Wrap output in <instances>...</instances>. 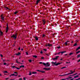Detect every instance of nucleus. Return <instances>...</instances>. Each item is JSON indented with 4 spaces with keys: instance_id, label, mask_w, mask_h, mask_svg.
I'll list each match as a JSON object with an SVG mask.
<instances>
[{
    "instance_id": "f257e3e1",
    "label": "nucleus",
    "mask_w": 80,
    "mask_h": 80,
    "mask_svg": "<svg viewBox=\"0 0 80 80\" xmlns=\"http://www.w3.org/2000/svg\"><path fill=\"white\" fill-rule=\"evenodd\" d=\"M39 63H40V64H42L43 63V64L44 65V66H45V67H49V66H50V64H49V62H48L46 63L44 62H43V63H42V62H40Z\"/></svg>"
},
{
    "instance_id": "f03ea898",
    "label": "nucleus",
    "mask_w": 80,
    "mask_h": 80,
    "mask_svg": "<svg viewBox=\"0 0 80 80\" xmlns=\"http://www.w3.org/2000/svg\"><path fill=\"white\" fill-rule=\"evenodd\" d=\"M7 27L6 28V33H7L8 32V23L7 24Z\"/></svg>"
},
{
    "instance_id": "7ed1b4c3",
    "label": "nucleus",
    "mask_w": 80,
    "mask_h": 80,
    "mask_svg": "<svg viewBox=\"0 0 80 80\" xmlns=\"http://www.w3.org/2000/svg\"><path fill=\"white\" fill-rule=\"evenodd\" d=\"M17 34L15 35V34H13L12 36H11V37H12L14 38V39H16L17 38Z\"/></svg>"
},
{
    "instance_id": "20e7f679",
    "label": "nucleus",
    "mask_w": 80,
    "mask_h": 80,
    "mask_svg": "<svg viewBox=\"0 0 80 80\" xmlns=\"http://www.w3.org/2000/svg\"><path fill=\"white\" fill-rule=\"evenodd\" d=\"M59 57V56H56V58H52V60H57L58 59V58Z\"/></svg>"
},
{
    "instance_id": "39448f33",
    "label": "nucleus",
    "mask_w": 80,
    "mask_h": 80,
    "mask_svg": "<svg viewBox=\"0 0 80 80\" xmlns=\"http://www.w3.org/2000/svg\"><path fill=\"white\" fill-rule=\"evenodd\" d=\"M66 52V51H64V52H59L58 53V55H59L60 53H61V54H63V53H65Z\"/></svg>"
},
{
    "instance_id": "423d86ee",
    "label": "nucleus",
    "mask_w": 80,
    "mask_h": 80,
    "mask_svg": "<svg viewBox=\"0 0 80 80\" xmlns=\"http://www.w3.org/2000/svg\"><path fill=\"white\" fill-rule=\"evenodd\" d=\"M15 55H17V56H19V55H20V52H18V53H15Z\"/></svg>"
},
{
    "instance_id": "0eeeda50",
    "label": "nucleus",
    "mask_w": 80,
    "mask_h": 80,
    "mask_svg": "<svg viewBox=\"0 0 80 80\" xmlns=\"http://www.w3.org/2000/svg\"><path fill=\"white\" fill-rule=\"evenodd\" d=\"M11 76H15L17 77V75H15V74H11V75H10V77H11Z\"/></svg>"
},
{
    "instance_id": "6e6552de",
    "label": "nucleus",
    "mask_w": 80,
    "mask_h": 80,
    "mask_svg": "<svg viewBox=\"0 0 80 80\" xmlns=\"http://www.w3.org/2000/svg\"><path fill=\"white\" fill-rule=\"evenodd\" d=\"M1 18L2 20H3V21H4V17H3L2 15L1 16Z\"/></svg>"
},
{
    "instance_id": "1a4fd4ad",
    "label": "nucleus",
    "mask_w": 80,
    "mask_h": 80,
    "mask_svg": "<svg viewBox=\"0 0 80 80\" xmlns=\"http://www.w3.org/2000/svg\"><path fill=\"white\" fill-rule=\"evenodd\" d=\"M41 0H37L36 2V4H37L39 3V2Z\"/></svg>"
},
{
    "instance_id": "9d476101",
    "label": "nucleus",
    "mask_w": 80,
    "mask_h": 80,
    "mask_svg": "<svg viewBox=\"0 0 80 80\" xmlns=\"http://www.w3.org/2000/svg\"><path fill=\"white\" fill-rule=\"evenodd\" d=\"M61 63H57L56 64H54V65H55L56 66H57V65H60V64H61Z\"/></svg>"
},
{
    "instance_id": "9b49d317",
    "label": "nucleus",
    "mask_w": 80,
    "mask_h": 80,
    "mask_svg": "<svg viewBox=\"0 0 80 80\" xmlns=\"http://www.w3.org/2000/svg\"><path fill=\"white\" fill-rule=\"evenodd\" d=\"M51 46H52V44H49V43L48 44V47H50Z\"/></svg>"
},
{
    "instance_id": "f8f14e48",
    "label": "nucleus",
    "mask_w": 80,
    "mask_h": 80,
    "mask_svg": "<svg viewBox=\"0 0 80 80\" xmlns=\"http://www.w3.org/2000/svg\"><path fill=\"white\" fill-rule=\"evenodd\" d=\"M25 67V66L22 65L20 66V68H24Z\"/></svg>"
},
{
    "instance_id": "ddd939ff",
    "label": "nucleus",
    "mask_w": 80,
    "mask_h": 80,
    "mask_svg": "<svg viewBox=\"0 0 80 80\" xmlns=\"http://www.w3.org/2000/svg\"><path fill=\"white\" fill-rule=\"evenodd\" d=\"M32 57L34 58H37V56L36 55L32 56Z\"/></svg>"
},
{
    "instance_id": "4468645a",
    "label": "nucleus",
    "mask_w": 80,
    "mask_h": 80,
    "mask_svg": "<svg viewBox=\"0 0 80 80\" xmlns=\"http://www.w3.org/2000/svg\"><path fill=\"white\" fill-rule=\"evenodd\" d=\"M79 49H80V47H78L76 49V51H77V50H79Z\"/></svg>"
},
{
    "instance_id": "2eb2a0df",
    "label": "nucleus",
    "mask_w": 80,
    "mask_h": 80,
    "mask_svg": "<svg viewBox=\"0 0 80 80\" xmlns=\"http://www.w3.org/2000/svg\"><path fill=\"white\" fill-rule=\"evenodd\" d=\"M32 74H36V73H37V72H32Z\"/></svg>"
},
{
    "instance_id": "dca6fc26",
    "label": "nucleus",
    "mask_w": 80,
    "mask_h": 80,
    "mask_svg": "<svg viewBox=\"0 0 80 80\" xmlns=\"http://www.w3.org/2000/svg\"><path fill=\"white\" fill-rule=\"evenodd\" d=\"M77 77H78V76L77 75L76 76H74V78H76Z\"/></svg>"
},
{
    "instance_id": "f3484780",
    "label": "nucleus",
    "mask_w": 80,
    "mask_h": 80,
    "mask_svg": "<svg viewBox=\"0 0 80 80\" xmlns=\"http://www.w3.org/2000/svg\"><path fill=\"white\" fill-rule=\"evenodd\" d=\"M0 33H1V35H2V34L3 33V32L0 30Z\"/></svg>"
},
{
    "instance_id": "a211bd4d",
    "label": "nucleus",
    "mask_w": 80,
    "mask_h": 80,
    "mask_svg": "<svg viewBox=\"0 0 80 80\" xmlns=\"http://www.w3.org/2000/svg\"><path fill=\"white\" fill-rule=\"evenodd\" d=\"M35 38H36V40H38V38L37 37H36Z\"/></svg>"
},
{
    "instance_id": "6ab92c4d",
    "label": "nucleus",
    "mask_w": 80,
    "mask_h": 80,
    "mask_svg": "<svg viewBox=\"0 0 80 80\" xmlns=\"http://www.w3.org/2000/svg\"><path fill=\"white\" fill-rule=\"evenodd\" d=\"M65 45H67V41H66L65 42Z\"/></svg>"
},
{
    "instance_id": "aec40b11",
    "label": "nucleus",
    "mask_w": 80,
    "mask_h": 80,
    "mask_svg": "<svg viewBox=\"0 0 80 80\" xmlns=\"http://www.w3.org/2000/svg\"><path fill=\"white\" fill-rule=\"evenodd\" d=\"M16 68V67L15 66H13L12 67V68Z\"/></svg>"
},
{
    "instance_id": "412c9836",
    "label": "nucleus",
    "mask_w": 80,
    "mask_h": 80,
    "mask_svg": "<svg viewBox=\"0 0 80 80\" xmlns=\"http://www.w3.org/2000/svg\"><path fill=\"white\" fill-rule=\"evenodd\" d=\"M18 13V12L16 11L15 12H14V14H15V15H16V14H17Z\"/></svg>"
},
{
    "instance_id": "4be33fe9",
    "label": "nucleus",
    "mask_w": 80,
    "mask_h": 80,
    "mask_svg": "<svg viewBox=\"0 0 80 80\" xmlns=\"http://www.w3.org/2000/svg\"><path fill=\"white\" fill-rule=\"evenodd\" d=\"M6 10H10V9L8 8V7L5 8Z\"/></svg>"
},
{
    "instance_id": "5701e85b",
    "label": "nucleus",
    "mask_w": 80,
    "mask_h": 80,
    "mask_svg": "<svg viewBox=\"0 0 80 80\" xmlns=\"http://www.w3.org/2000/svg\"><path fill=\"white\" fill-rule=\"evenodd\" d=\"M40 72H42V73H45V71H40Z\"/></svg>"
},
{
    "instance_id": "b1692460",
    "label": "nucleus",
    "mask_w": 80,
    "mask_h": 80,
    "mask_svg": "<svg viewBox=\"0 0 80 80\" xmlns=\"http://www.w3.org/2000/svg\"><path fill=\"white\" fill-rule=\"evenodd\" d=\"M77 45V43H75L74 45L73 46H76Z\"/></svg>"
},
{
    "instance_id": "393cba45",
    "label": "nucleus",
    "mask_w": 80,
    "mask_h": 80,
    "mask_svg": "<svg viewBox=\"0 0 80 80\" xmlns=\"http://www.w3.org/2000/svg\"><path fill=\"white\" fill-rule=\"evenodd\" d=\"M28 61L29 62H32V60H29Z\"/></svg>"
},
{
    "instance_id": "a878e982",
    "label": "nucleus",
    "mask_w": 80,
    "mask_h": 80,
    "mask_svg": "<svg viewBox=\"0 0 80 80\" xmlns=\"http://www.w3.org/2000/svg\"><path fill=\"white\" fill-rule=\"evenodd\" d=\"M67 68L66 67H62V68H61V69H63V68Z\"/></svg>"
},
{
    "instance_id": "bb28decb",
    "label": "nucleus",
    "mask_w": 80,
    "mask_h": 80,
    "mask_svg": "<svg viewBox=\"0 0 80 80\" xmlns=\"http://www.w3.org/2000/svg\"><path fill=\"white\" fill-rule=\"evenodd\" d=\"M78 58H79L80 57V54H78L77 56Z\"/></svg>"
},
{
    "instance_id": "cd10ccee",
    "label": "nucleus",
    "mask_w": 80,
    "mask_h": 80,
    "mask_svg": "<svg viewBox=\"0 0 80 80\" xmlns=\"http://www.w3.org/2000/svg\"><path fill=\"white\" fill-rule=\"evenodd\" d=\"M29 75H32V73H31V72L30 71L29 72Z\"/></svg>"
},
{
    "instance_id": "c85d7f7f",
    "label": "nucleus",
    "mask_w": 80,
    "mask_h": 80,
    "mask_svg": "<svg viewBox=\"0 0 80 80\" xmlns=\"http://www.w3.org/2000/svg\"><path fill=\"white\" fill-rule=\"evenodd\" d=\"M51 69L50 68H46V70H50Z\"/></svg>"
},
{
    "instance_id": "c756f323",
    "label": "nucleus",
    "mask_w": 80,
    "mask_h": 80,
    "mask_svg": "<svg viewBox=\"0 0 80 80\" xmlns=\"http://www.w3.org/2000/svg\"><path fill=\"white\" fill-rule=\"evenodd\" d=\"M80 51H79L78 52H76V53L78 54V53H80Z\"/></svg>"
},
{
    "instance_id": "7c9ffc66",
    "label": "nucleus",
    "mask_w": 80,
    "mask_h": 80,
    "mask_svg": "<svg viewBox=\"0 0 80 80\" xmlns=\"http://www.w3.org/2000/svg\"><path fill=\"white\" fill-rule=\"evenodd\" d=\"M70 74H72V72H71V73H68V75H70Z\"/></svg>"
},
{
    "instance_id": "2f4dec72",
    "label": "nucleus",
    "mask_w": 80,
    "mask_h": 80,
    "mask_svg": "<svg viewBox=\"0 0 80 80\" xmlns=\"http://www.w3.org/2000/svg\"><path fill=\"white\" fill-rule=\"evenodd\" d=\"M46 55H47L48 56H49L50 55V54L49 53H48V54H46Z\"/></svg>"
},
{
    "instance_id": "473e14b6",
    "label": "nucleus",
    "mask_w": 80,
    "mask_h": 80,
    "mask_svg": "<svg viewBox=\"0 0 80 80\" xmlns=\"http://www.w3.org/2000/svg\"><path fill=\"white\" fill-rule=\"evenodd\" d=\"M26 55H28V53L27 52H26Z\"/></svg>"
},
{
    "instance_id": "72a5a7b5",
    "label": "nucleus",
    "mask_w": 80,
    "mask_h": 80,
    "mask_svg": "<svg viewBox=\"0 0 80 80\" xmlns=\"http://www.w3.org/2000/svg\"><path fill=\"white\" fill-rule=\"evenodd\" d=\"M16 69H18V70L20 69V68H18L16 67Z\"/></svg>"
},
{
    "instance_id": "f704fd0d",
    "label": "nucleus",
    "mask_w": 80,
    "mask_h": 80,
    "mask_svg": "<svg viewBox=\"0 0 80 80\" xmlns=\"http://www.w3.org/2000/svg\"><path fill=\"white\" fill-rule=\"evenodd\" d=\"M77 73H76L75 74H74L72 75V76H74V75H77Z\"/></svg>"
},
{
    "instance_id": "c9c22d12",
    "label": "nucleus",
    "mask_w": 80,
    "mask_h": 80,
    "mask_svg": "<svg viewBox=\"0 0 80 80\" xmlns=\"http://www.w3.org/2000/svg\"><path fill=\"white\" fill-rule=\"evenodd\" d=\"M16 62L17 63H20V62H18L17 61V60H16Z\"/></svg>"
},
{
    "instance_id": "e433bc0d",
    "label": "nucleus",
    "mask_w": 80,
    "mask_h": 80,
    "mask_svg": "<svg viewBox=\"0 0 80 80\" xmlns=\"http://www.w3.org/2000/svg\"><path fill=\"white\" fill-rule=\"evenodd\" d=\"M60 48H61V47H57V48H58V49Z\"/></svg>"
},
{
    "instance_id": "4c0bfd02",
    "label": "nucleus",
    "mask_w": 80,
    "mask_h": 80,
    "mask_svg": "<svg viewBox=\"0 0 80 80\" xmlns=\"http://www.w3.org/2000/svg\"><path fill=\"white\" fill-rule=\"evenodd\" d=\"M72 54H73V53H71L69 54V55H72Z\"/></svg>"
},
{
    "instance_id": "58836bf2",
    "label": "nucleus",
    "mask_w": 80,
    "mask_h": 80,
    "mask_svg": "<svg viewBox=\"0 0 80 80\" xmlns=\"http://www.w3.org/2000/svg\"><path fill=\"white\" fill-rule=\"evenodd\" d=\"M7 65V63H4V65Z\"/></svg>"
},
{
    "instance_id": "ea45409f",
    "label": "nucleus",
    "mask_w": 80,
    "mask_h": 80,
    "mask_svg": "<svg viewBox=\"0 0 80 80\" xmlns=\"http://www.w3.org/2000/svg\"><path fill=\"white\" fill-rule=\"evenodd\" d=\"M4 73H8V72H7V71H4Z\"/></svg>"
},
{
    "instance_id": "a19ab883",
    "label": "nucleus",
    "mask_w": 80,
    "mask_h": 80,
    "mask_svg": "<svg viewBox=\"0 0 80 80\" xmlns=\"http://www.w3.org/2000/svg\"><path fill=\"white\" fill-rule=\"evenodd\" d=\"M14 73H16L17 75V74H18V73H17V72H14Z\"/></svg>"
},
{
    "instance_id": "79ce46f5",
    "label": "nucleus",
    "mask_w": 80,
    "mask_h": 80,
    "mask_svg": "<svg viewBox=\"0 0 80 80\" xmlns=\"http://www.w3.org/2000/svg\"><path fill=\"white\" fill-rule=\"evenodd\" d=\"M45 37V35L43 34L42 37Z\"/></svg>"
},
{
    "instance_id": "37998d69",
    "label": "nucleus",
    "mask_w": 80,
    "mask_h": 80,
    "mask_svg": "<svg viewBox=\"0 0 80 80\" xmlns=\"http://www.w3.org/2000/svg\"><path fill=\"white\" fill-rule=\"evenodd\" d=\"M1 57H3V55H2L1 54Z\"/></svg>"
},
{
    "instance_id": "c03bdc74",
    "label": "nucleus",
    "mask_w": 80,
    "mask_h": 80,
    "mask_svg": "<svg viewBox=\"0 0 80 80\" xmlns=\"http://www.w3.org/2000/svg\"><path fill=\"white\" fill-rule=\"evenodd\" d=\"M80 62V59L78 60V62Z\"/></svg>"
},
{
    "instance_id": "a18cd8bd",
    "label": "nucleus",
    "mask_w": 80,
    "mask_h": 80,
    "mask_svg": "<svg viewBox=\"0 0 80 80\" xmlns=\"http://www.w3.org/2000/svg\"><path fill=\"white\" fill-rule=\"evenodd\" d=\"M9 78H6V80H8V79Z\"/></svg>"
},
{
    "instance_id": "49530a36",
    "label": "nucleus",
    "mask_w": 80,
    "mask_h": 80,
    "mask_svg": "<svg viewBox=\"0 0 80 80\" xmlns=\"http://www.w3.org/2000/svg\"><path fill=\"white\" fill-rule=\"evenodd\" d=\"M44 70H47V68H43V69Z\"/></svg>"
},
{
    "instance_id": "de8ad7c7",
    "label": "nucleus",
    "mask_w": 80,
    "mask_h": 80,
    "mask_svg": "<svg viewBox=\"0 0 80 80\" xmlns=\"http://www.w3.org/2000/svg\"><path fill=\"white\" fill-rule=\"evenodd\" d=\"M40 53L41 54H42V53H43V52H42V51H41V52Z\"/></svg>"
},
{
    "instance_id": "09e8293b",
    "label": "nucleus",
    "mask_w": 80,
    "mask_h": 80,
    "mask_svg": "<svg viewBox=\"0 0 80 80\" xmlns=\"http://www.w3.org/2000/svg\"><path fill=\"white\" fill-rule=\"evenodd\" d=\"M43 22V24L44 25H45V22H46L45 21H44V22Z\"/></svg>"
},
{
    "instance_id": "8fccbe9b",
    "label": "nucleus",
    "mask_w": 80,
    "mask_h": 80,
    "mask_svg": "<svg viewBox=\"0 0 80 80\" xmlns=\"http://www.w3.org/2000/svg\"><path fill=\"white\" fill-rule=\"evenodd\" d=\"M63 75H64V76H65V75H68V74H64Z\"/></svg>"
},
{
    "instance_id": "3c124183",
    "label": "nucleus",
    "mask_w": 80,
    "mask_h": 80,
    "mask_svg": "<svg viewBox=\"0 0 80 80\" xmlns=\"http://www.w3.org/2000/svg\"><path fill=\"white\" fill-rule=\"evenodd\" d=\"M69 27H70V26H69L68 27V28H69Z\"/></svg>"
},
{
    "instance_id": "603ef678",
    "label": "nucleus",
    "mask_w": 80,
    "mask_h": 80,
    "mask_svg": "<svg viewBox=\"0 0 80 80\" xmlns=\"http://www.w3.org/2000/svg\"><path fill=\"white\" fill-rule=\"evenodd\" d=\"M74 72H75V70L74 71L72 72V73H73Z\"/></svg>"
},
{
    "instance_id": "864d4df0",
    "label": "nucleus",
    "mask_w": 80,
    "mask_h": 80,
    "mask_svg": "<svg viewBox=\"0 0 80 80\" xmlns=\"http://www.w3.org/2000/svg\"><path fill=\"white\" fill-rule=\"evenodd\" d=\"M44 58L43 57H42V58H41V59H43Z\"/></svg>"
},
{
    "instance_id": "5fc2aeb1",
    "label": "nucleus",
    "mask_w": 80,
    "mask_h": 80,
    "mask_svg": "<svg viewBox=\"0 0 80 80\" xmlns=\"http://www.w3.org/2000/svg\"><path fill=\"white\" fill-rule=\"evenodd\" d=\"M66 42L67 43H68V42H70V41H67Z\"/></svg>"
},
{
    "instance_id": "6e6d98bb",
    "label": "nucleus",
    "mask_w": 80,
    "mask_h": 80,
    "mask_svg": "<svg viewBox=\"0 0 80 80\" xmlns=\"http://www.w3.org/2000/svg\"><path fill=\"white\" fill-rule=\"evenodd\" d=\"M77 80H80V78H78L77 79H76Z\"/></svg>"
},
{
    "instance_id": "4d7b16f0",
    "label": "nucleus",
    "mask_w": 80,
    "mask_h": 80,
    "mask_svg": "<svg viewBox=\"0 0 80 80\" xmlns=\"http://www.w3.org/2000/svg\"><path fill=\"white\" fill-rule=\"evenodd\" d=\"M25 78H23L24 80H26V79H25Z\"/></svg>"
},
{
    "instance_id": "13d9d810",
    "label": "nucleus",
    "mask_w": 80,
    "mask_h": 80,
    "mask_svg": "<svg viewBox=\"0 0 80 80\" xmlns=\"http://www.w3.org/2000/svg\"><path fill=\"white\" fill-rule=\"evenodd\" d=\"M37 71H38V72H40V71H40V70H37Z\"/></svg>"
},
{
    "instance_id": "bf43d9fd",
    "label": "nucleus",
    "mask_w": 80,
    "mask_h": 80,
    "mask_svg": "<svg viewBox=\"0 0 80 80\" xmlns=\"http://www.w3.org/2000/svg\"><path fill=\"white\" fill-rule=\"evenodd\" d=\"M44 51H47V49H44Z\"/></svg>"
},
{
    "instance_id": "052dcab7",
    "label": "nucleus",
    "mask_w": 80,
    "mask_h": 80,
    "mask_svg": "<svg viewBox=\"0 0 80 80\" xmlns=\"http://www.w3.org/2000/svg\"><path fill=\"white\" fill-rule=\"evenodd\" d=\"M21 50H22V51H23V49L22 48L21 49Z\"/></svg>"
},
{
    "instance_id": "680f3d73",
    "label": "nucleus",
    "mask_w": 80,
    "mask_h": 80,
    "mask_svg": "<svg viewBox=\"0 0 80 80\" xmlns=\"http://www.w3.org/2000/svg\"><path fill=\"white\" fill-rule=\"evenodd\" d=\"M56 62H54V64H56Z\"/></svg>"
},
{
    "instance_id": "e2e57ef3",
    "label": "nucleus",
    "mask_w": 80,
    "mask_h": 80,
    "mask_svg": "<svg viewBox=\"0 0 80 80\" xmlns=\"http://www.w3.org/2000/svg\"><path fill=\"white\" fill-rule=\"evenodd\" d=\"M72 77H69V78H72Z\"/></svg>"
},
{
    "instance_id": "0e129e2a",
    "label": "nucleus",
    "mask_w": 80,
    "mask_h": 80,
    "mask_svg": "<svg viewBox=\"0 0 80 80\" xmlns=\"http://www.w3.org/2000/svg\"><path fill=\"white\" fill-rule=\"evenodd\" d=\"M18 50H20V48L19 47V48H18Z\"/></svg>"
},
{
    "instance_id": "69168bd1",
    "label": "nucleus",
    "mask_w": 80,
    "mask_h": 80,
    "mask_svg": "<svg viewBox=\"0 0 80 80\" xmlns=\"http://www.w3.org/2000/svg\"><path fill=\"white\" fill-rule=\"evenodd\" d=\"M41 80H44V78H42V79H40Z\"/></svg>"
},
{
    "instance_id": "338daca9",
    "label": "nucleus",
    "mask_w": 80,
    "mask_h": 80,
    "mask_svg": "<svg viewBox=\"0 0 80 80\" xmlns=\"http://www.w3.org/2000/svg\"><path fill=\"white\" fill-rule=\"evenodd\" d=\"M74 80V78H72V79H71V80Z\"/></svg>"
},
{
    "instance_id": "774afa93",
    "label": "nucleus",
    "mask_w": 80,
    "mask_h": 80,
    "mask_svg": "<svg viewBox=\"0 0 80 80\" xmlns=\"http://www.w3.org/2000/svg\"><path fill=\"white\" fill-rule=\"evenodd\" d=\"M43 22H45V20H43Z\"/></svg>"
}]
</instances>
